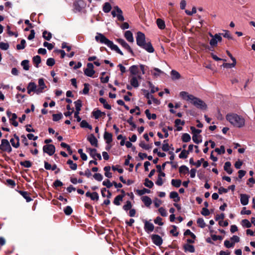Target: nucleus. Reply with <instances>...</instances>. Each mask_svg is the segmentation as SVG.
Listing matches in <instances>:
<instances>
[{
  "label": "nucleus",
  "mask_w": 255,
  "mask_h": 255,
  "mask_svg": "<svg viewBox=\"0 0 255 255\" xmlns=\"http://www.w3.org/2000/svg\"><path fill=\"white\" fill-rule=\"evenodd\" d=\"M150 192V191L149 190V189H146V188H143L141 190H137L136 191V192L139 195H142L144 194H146V193H149Z\"/></svg>",
  "instance_id": "obj_52"
},
{
  "label": "nucleus",
  "mask_w": 255,
  "mask_h": 255,
  "mask_svg": "<svg viewBox=\"0 0 255 255\" xmlns=\"http://www.w3.org/2000/svg\"><path fill=\"white\" fill-rule=\"evenodd\" d=\"M184 124H185L184 121H182L180 119H176L175 121V126L177 127L176 130L177 131L181 130L182 129V128L181 127H179V125H181L183 126L184 125Z\"/></svg>",
  "instance_id": "obj_27"
},
{
  "label": "nucleus",
  "mask_w": 255,
  "mask_h": 255,
  "mask_svg": "<svg viewBox=\"0 0 255 255\" xmlns=\"http://www.w3.org/2000/svg\"><path fill=\"white\" fill-rule=\"evenodd\" d=\"M192 139L193 141L197 144H198L202 141L200 136L197 134H193Z\"/></svg>",
  "instance_id": "obj_49"
},
{
  "label": "nucleus",
  "mask_w": 255,
  "mask_h": 255,
  "mask_svg": "<svg viewBox=\"0 0 255 255\" xmlns=\"http://www.w3.org/2000/svg\"><path fill=\"white\" fill-rule=\"evenodd\" d=\"M249 196L247 194H242L240 195L241 203L243 205H247L249 203Z\"/></svg>",
  "instance_id": "obj_17"
},
{
  "label": "nucleus",
  "mask_w": 255,
  "mask_h": 255,
  "mask_svg": "<svg viewBox=\"0 0 255 255\" xmlns=\"http://www.w3.org/2000/svg\"><path fill=\"white\" fill-rule=\"evenodd\" d=\"M144 228L145 231L147 233H149L153 231L154 227V225H153V224L146 221L144 222Z\"/></svg>",
  "instance_id": "obj_14"
},
{
  "label": "nucleus",
  "mask_w": 255,
  "mask_h": 255,
  "mask_svg": "<svg viewBox=\"0 0 255 255\" xmlns=\"http://www.w3.org/2000/svg\"><path fill=\"white\" fill-rule=\"evenodd\" d=\"M241 224L243 227L246 228H250L252 226L251 223L247 219L243 220L241 222Z\"/></svg>",
  "instance_id": "obj_41"
},
{
  "label": "nucleus",
  "mask_w": 255,
  "mask_h": 255,
  "mask_svg": "<svg viewBox=\"0 0 255 255\" xmlns=\"http://www.w3.org/2000/svg\"><path fill=\"white\" fill-rule=\"evenodd\" d=\"M28 63H29V61L27 60H24L21 62V65L23 67V69L25 70H29V67Z\"/></svg>",
  "instance_id": "obj_48"
},
{
  "label": "nucleus",
  "mask_w": 255,
  "mask_h": 255,
  "mask_svg": "<svg viewBox=\"0 0 255 255\" xmlns=\"http://www.w3.org/2000/svg\"><path fill=\"white\" fill-rule=\"evenodd\" d=\"M55 64V60L53 58H49L46 61V64L49 66H52Z\"/></svg>",
  "instance_id": "obj_64"
},
{
  "label": "nucleus",
  "mask_w": 255,
  "mask_h": 255,
  "mask_svg": "<svg viewBox=\"0 0 255 255\" xmlns=\"http://www.w3.org/2000/svg\"><path fill=\"white\" fill-rule=\"evenodd\" d=\"M119 44H120L123 47L127 49L129 52H132L131 49L128 44L123 39H118L117 40Z\"/></svg>",
  "instance_id": "obj_19"
},
{
  "label": "nucleus",
  "mask_w": 255,
  "mask_h": 255,
  "mask_svg": "<svg viewBox=\"0 0 255 255\" xmlns=\"http://www.w3.org/2000/svg\"><path fill=\"white\" fill-rule=\"evenodd\" d=\"M144 185L148 188H151L153 186V183L148 179L146 178L145 180Z\"/></svg>",
  "instance_id": "obj_60"
},
{
  "label": "nucleus",
  "mask_w": 255,
  "mask_h": 255,
  "mask_svg": "<svg viewBox=\"0 0 255 255\" xmlns=\"http://www.w3.org/2000/svg\"><path fill=\"white\" fill-rule=\"evenodd\" d=\"M87 152H88L90 156L93 158L96 159L97 157L99 160L102 159V156L100 153H97V150L95 148H87Z\"/></svg>",
  "instance_id": "obj_10"
},
{
  "label": "nucleus",
  "mask_w": 255,
  "mask_h": 255,
  "mask_svg": "<svg viewBox=\"0 0 255 255\" xmlns=\"http://www.w3.org/2000/svg\"><path fill=\"white\" fill-rule=\"evenodd\" d=\"M129 83L131 86L134 88H137L139 86L138 80H139L137 76L130 75L129 77Z\"/></svg>",
  "instance_id": "obj_11"
},
{
  "label": "nucleus",
  "mask_w": 255,
  "mask_h": 255,
  "mask_svg": "<svg viewBox=\"0 0 255 255\" xmlns=\"http://www.w3.org/2000/svg\"><path fill=\"white\" fill-rule=\"evenodd\" d=\"M115 9H116L117 12V17L118 20L123 21L124 20V17L123 15V11L118 6H115Z\"/></svg>",
  "instance_id": "obj_20"
},
{
  "label": "nucleus",
  "mask_w": 255,
  "mask_h": 255,
  "mask_svg": "<svg viewBox=\"0 0 255 255\" xmlns=\"http://www.w3.org/2000/svg\"><path fill=\"white\" fill-rule=\"evenodd\" d=\"M139 146L145 150H149L151 148V146L149 145L146 144L144 141H141L139 143Z\"/></svg>",
  "instance_id": "obj_59"
},
{
  "label": "nucleus",
  "mask_w": 255,
  "mask_h": 255,
  "mask_svg": "<svg viewBox=\"0 0 255 255\" xmlns=\"http://www.w3.org/2000/svg\"><path fill=\"white\" fill-rule=\"evenodd\" d=\"M184 248L185 251H188L190 253H194L195 252L194 247L192 245L186 244L184 245Z\"/></svg>",
  "instance_id": "obj_35"
},
{
  "label": "nucleus",
  "mask_w": 255,
  "mask_h": 255,
  "mask_svg": "<svg viewBox=\"0 0 255 255\" xmlns=\"http://www.w3.org/2000/svg\"><path fill=\"white\" fill-rule=\"evenodd\" d=\"M141 47L143 48L145 50H146L147 52L150 53H152L154 51V48L151 45L150 42L145 43H144Z\"/></svg>",
  "instance_id": "obj_18"
},
{
  "label": "nucleus",
  "mask_w": 255,
  "mask_h": 255,
  "mask_svg": "<svg viewBox=\"0 0 255 255\" xmlns=\"http://www.w3.org/2000/svg\"><path fill=\"white\" fill-rule=\"evenodd\" d=\"M20 193L26 199L27 202H29L31 200L29 194L27 192L20 191Z\"/></svg>",
  "instance_id": "obj_46"
},
{
  "label": "nucleus",
  "mask_w": 255,
  "mask_h": 255,
  "mask_svg": "<svg viewBox=\"0 0 255 255\" xmlns=\"http://www.w3.org/2000/svg\"><path fill=\"white\" fill-rule=\"evenodd\" d=\"M171 76L172 80H177L180 78V75L177 71L172 70L171 71Z\"/></svg>",
  "instance_id": "obj_29"
},
{
  "label": "nucleus",
  "mask_w": 255,
  "mask_h": 255,
  "mask_svg": "<svg viewBox=\"0 0 255 255\" xmlns=\"http://www.w3.org/2000/svg\"><path fill=\"white\" fill-rule=\"evenodd\" d=\"M124 195H118L116 197V198L114 199V203L116 205H120V202L123 200V198L124 197Z\"/></svg>",
  "instance_id": "obj_34"
},
{
  "label": "nucleus",
  "mask_w": 255,
  "mask_h": 255,
  "mask_svg": "<svg viewBox=\"0 0 255 255\" xmlns=\"http://www.w3.org/2000/svg\"><path fill=\"white\" fill-rule=\"evenodd\" d=\"M43 150L44 152L52 155L55 151V147L53 144H47L43 146Z\"/></svg>",
  "instance_id": "obj_8"
},
{
  "label": "nucleus",
  "mask_w": 255,
  "mask_h": 255,
  "mask_svg": "<svg viewBox=\"0 0 255 255\" xmlns=\"http://www.w3.org/2000/svg\"><path fill=\"white\" fill-rule=\"evenodd\" d=\"M156 24L158 27L160 29H164L165 27V22L161 18H157L156 19Z\"/></svg>",
  "instance_id": "obj_25"
},
{
  "label": "nucleus",
  "mask_w": 255,
  "mask_h": 255,
  "mask_svg": "<svg viewBox=\"0 0 255 255\" xmlns=\"http://www.w3.org/2000/svg\"><path fill=\"white\" fill-rule=\"evenodd\" d=\"M224 170L229 174H231L232 173V169L231 168V163L227 161L225 162L224 167Z\"/></svg>",
  "instance_id": "obj_26"
},
{
  "label": "nucleus",
  "mask_w": 255,
  "mask_h": 255,
  "mask_svg": "<svg viewBox=\"0 0 255 255\" xmlns=\"http://www.w3.org/2000/svg\"><path fill=\"white\" fill-rule=\"evenodd\" d=\"M104 138L108 144L110 143L112 141V134L111 133L105 131Z\"/></svg>",
  "instance_id": "obj_22"
},
{
  "label": "nucleus",
  "mask_w": 255,
  "mask_h": 255,
  "mask_svg": "<svg viewBox=\"0 0 255 255\" xmlns=\"http://www.w3.org/2000/svg\"><path fill=\"white\" fill-rule=\"evenodd\" d=\"M25 40L24 39H22L21 41L20 44H17L16 45V48L17 50H21L23 49L25 47Z\"/></svg>",
  "instance_id": "obj_50"
},
{
  "label": "nucleus",
  "mask_w": 255,
  "mask_h": 255,
  "mask_svg": "<svg viewBox=\"0 0 255 255\" xmlns=\"http://www.w3.org/2000/svg\"><path fill=\"white\" fill-rule=\"evenodd\" d=\"M151 238L152 242L156 246H159L162 244V239L158 235H152Z\"/></svg>",
  "instance_id": "obj_12"
},
{
  "label": "nucleus",
  "mask_w": 255,
  "mask_h": 255,
  "mask_svg": "<svg viewBox=\"0 0 255 255\" xmlns=\"http://www.w3.org/2000/svg\"><path fill=\"white\" fill-rule=\"evenodd\" d=\"M112 6L109 2H105L103 6V10L105 13H108L111 11Z\"/></svg>",
  "instance_id": "obj_31"
},
{
  "label": "nucleus",
  "mask_w": 255,
  "mask_h": 255,
  "mask_svg": "<svg viewBox=\"0 0 255 255\" xmlns=\"http://www.w3.org/2000/svg\"><path fill=\"white\" fill-rule=\"evenodd\" d=\"M76 111L80 112L81 111V108L82 107L81 101L78 100L74 102Z\"/></svg>",
  "instance_id": "obj_42"
},
{
  "label": "nucleus",
  "mask_w": 255,
  "mask_h": 255,
  "mask_svg": "<svg viewBox=\"0 0 255 255\" xmlns=\"http://www.w3.org/2000/svg\"><path fill=\"white\" fill-rule=\"evenodd\" d=\"M27 89H29L31 91L35 92L36 93L37 86L33 82H30L27 86Z\"/></svg>",
  "instance_id": "obj_38"
},
{
  "label": "nucleus",
  "mask_w": 255,
  "mask_h": 255,
  "mask_svg": "<svg viewBox=\"0 0 255 255\" xmlns=\"http://www.w3.org/2000/svg\"><path fill=\"white\" fill-rule=\"evenodd\" d=\"M226 119L232 126L238 128H242L245 126V118L235 113H230L226 115Z\"/></svg>",
  "instance_id": "obj_2"
},
{
  "label": "nucleus",
  "mask_w": 255,
  "mask_h": 255,
  "mask_svg": "<svg viewBox=\"0 0 255 255\" xmlns=\"http://www.w3.org/2000/svg\"><path fill=\"white\" fill-rule=\"evenodd\" d=\"M0 149L3 151H6L8 153H10L12 150L9 141L5 139H2L1 140Z\"/></svg>",
  "instance_id": "obj_4"
},
{
  "label": "nucleus",
  "mask_w": 255,
  "mask_h": 255,
  "mask_svg": "<svg viewBox=\"0 0 255 255\" xmlns=\"http://www.w3.org/2000/svg\"><path fill=\"white\" fill-rule=\"evenodd\" d=\"M141 200L147 207H149L152 203L151 199L147 196H143L141 198Z\"/></svg>",
  "instance_id": "obj_23"
},
{
  "label": "nucleus",
  "mask_w": 255,
  "mask_h": 255,
  "mask_svg": "<svg viewBox=\"0 0 255 255\" xmlns=\"http://www.w3.org/2000/svg\"><path fill=\"white\" fill-rule=\"evenodd\" d=\"M14 138H11L10 142L12 146L15 148H17L19 146V139L18 136L16 134L14 135Z\"/></svg>",
  "instance_id": "obj_16"
},
{
  "label": "nucleus",
  "mask_w": 255,
  "mask_h": 255,
  "mask_svg": "<svg viewBox=\"0 0 255 255\" xmlns=\"http://www.w3.org/2000/svg\"><path fill=\"white\" fill-rule=\"evenodd\" d=\"M90 143L96 147L98 146V140L93 134H91L88 138Z\"/></svg>",
  "instance_id": "obj_21"
},
{
  "label": "nucleus",
  "mask_w": 255,
  "mask_h": 255,
  "mask_svg": "<svg viewBox=\"0 0 255 255\" xmlns=\"http://www.w3.org/2000/svg\"><path fill=\"white\" fill-rule=\"evenodd\" d=\"M20 164L21 165L25 167H27V168H29L31 166V162L29 161H28V160H26V161H21L20 162Z\"/></svg>",
  "instance_id": "obj_57"
},
{
  "label": "nucleus",
  "mask_w": 255,
  "mask_h": 255,
  "mask_svg": "<svg viewBox=\"0 0 255 255\" xmlns=\"http://www.w3.org/2000/svg\"><path fill=\"white\" fill-rule=\"evenodd\" d=\"M87 68L84 70V74L89 77H92L95 73V71L93 70L94 66L92 63H88Z\"/></svg>",
  "instance_id": "obj_9"
},
{
  "label": "nucleus",
  "mask_w": 255,
  "mask_h": 255,
  "mask_svg": "<svg viewBox=\"0 0 255 255\" xmlns=\"http://www.w3.org/2000/svg\"><path fill=\"white\" fill-rule=\"evenodd\" d=\"M67 164L69 165L70 167L72 170H75L77 168V164L74 163L73 161L70 159L67 161Z\"/></svg>",
  "instance_id": "obj_39"
},
{
  "label": "nucleus",
  "mask_w": 255,
  "mask_h": 255,
  "mask_svg": "<svg viewBox=\"0 0 255 255\" xmlns=\"http://www.w3.org/2000/svg\"><path fill=\"white\" fill-rule=\"evenodd\" d=\"M110 166H105L104 168V170L105 171V175L108 178L112 177V173L110 172Z\"/></svg>",
  "instance_id": "obj_43"
},
{
  "label": "nucleus",
  "mask_w": 255,
  "mask_h": 255,
  "mask_svg": "<svg viewBox=\"0 0 255 255\" xmlns=\"http://www.w3.org/2000/svg\"><path fill=\"white\" fill-rule=\"evenodd\" d=\"M182 139L183 142H188L191 139L190 135L188 133H184L182 136Z\"/></svg>",
  "instance_id": "obj_51"
},
{
  "label": "nucleus",
  "mask_w": 255,
  "mask_h": 255,
  "mask_svg": "<svg viewBox=\"0 0 255 255\" xmlns=\"http://www.w3.org/2000/svg\"><path fill=\"white\" fill-rule=\"evenodd\" d=\"M125 37L127 39V40L130 42H133V37L132 36V34L131 32L130 31L128 30L126 31L125 33Z\"/></svg>",
  "instance_id": "obj_24"
},
{
  "label": "nucleus",
  "mask_w": 255,
  "mask_h": 255,
  "mask_svg": "<svg viewBox=\"0 0 255 255\" xmlns=\"http://www.w3.org/2000/svg\"><path fill=\"white\" fill-rule=\"evenodd\" d=\"M145 35L141 32H137V35L136 37L137 44L141 47L142 45L145 43Z\"/></svg>",
  "instance_id": "obj_6"
},
{
  "label": "nucleus",
  "mask_w": 255,
  "mask_h": 255,
  "mask_svg": "<svg viewBox=\"0 0 255 255\" xmlns=\"http://www.w3.org/2000/svg\"><path fill=\"white\" fill-rule=\"evenodd\" d=\"M179 96L183 100L190 102L197 108L201 110H205L207 108V105L203 101L187 92H180Z\"/></svg>",
  "instance_id": "obj_1"
},
{
  "label": "nucleus",
  "mask_w": 255,
  "mask_h": 255,
  "mask_svg": "<svg viewBox=\"0 0 255 255\" xmlns=\"http://www.w3.org/2000/svg\"><path fill=\"white\" fill-rule=\"evenodd\" d=\"M188 170V168L185 165H182L179 168V172L181 173L186 174Z\"/></svg>",
  "instance_id": "obj_56"
},
{
  "label": "nucleus",
  "mask_w": 255,
  "mask_h": 255,
  "mask_svg": "<svg viewBox=\"0 0 255 255\" xmlns=\"http://www.w3.org/2000/svg\"><path fill=\"white\" fill-rule=\"evenodd\" d=\"M151 73L154 76L156 77L159 76L161 74L163 73V72L158 68H154L151 70Z\"/></svg>",
  "instance_id": "obj_37"
},
{
  "label": "nucleus",
  "mask_w": 255,
  "mask_h": 255,
  "mask_svg": "<svg viewBox=\"0 0 255 255\" xmlns=\"http://www.w3.org/2000/svg\"><path fill=\"white\" fill-rule=\"evenodd\" d=\"M131 202L129 201H128L126 202V204L123 206V209L126 211H128L131 209Z\"/></svg>",
  "instance_id": "obj_61"
},
{
  "label": "nucleus",
  "mask_w": 255,
  "mask_h": 255,
  "mask_svg": "<svg viewBox=\"0 0 255 255\" xmlns=\"http://www.w3.org/2000/svg\"><path fill=\"white\" fill-rule=\"evenodd\" d=\"M95 39L98 42L105 44L108 47H110L112 50L116 51L121 55H123V52L119 47L116 45L114 44L112 41L107 39L103 34L98 33L95 36Z\"/></svg>",
  "instance_id": "obj_3"
},
{
  "label": "nucleus",
  "mask_w": 255,
  "mask_h": 255,
  "mask_svg": "<svg viewBox=\"0 0 255 255\" xmlns=\"http://www.w3.org/2000/svg\"><path fill=\"white\" fill-rule=\"evenodd\" d=\"M41 58L39 56L36 55L33 57V62L36 67H38V65L41 63Z\"/></svg>",
  "instance_id": "obj_36"
},
{
  "label": "nucleus",
  "mask_w": 255,
  "mask_h": 255,
  "mask_svg": "<svg viewBox=\"0 0 255 255\" xmlns=\"http://www.w3.org/2000/svg\"><path fill=\"white\" fill-rule=\"evenodd\" d=\"M53 120L54 121H58L62 119L63 117L62 114L61 113L57 114H53Z\"/></svg>",
  "instance_id": "obj_55"
},
{
  "label": "nucleus",
  "mask_w": 255,
  "mask_h": 255,
  "mask_svg": "<svg viewBox=\"0 0 255 255\" xmlns=\"http://www.w3.org/2000/svg\"><path fill=\"white\" fill-rule=\"evenodd\" d=\"M181 181L179 179H172L171 180V184L176 187H179L181 185Z\"/></svg>",
  "instance_id": "obj_47"
},
{
  "label": "nucleus",
  "mask_w": 255,
  "mask_h": 255,
  "mask_svg": "<svg viewBox=\"0 0 255 255\" xmlns=\"http://www.w3.org/2000/svg\"><path fill=\"white\" fill-rule=\"evenodd\" d=\"M17 118L16 115L14 113L12 114V116L9 118L11 124L14 127H17L18 125V123L16 121Z\"/></svg>",
  "instance_id": "obj_28"
},
{
  "label": "nucleus",
  "mask_w": 255,
  "mask_h": 255,
  "mask_svg": "<svg viewBox=\"0 0 255 255\" xmlns=\"http://www.w3.org/2000/svg\"><path fill=\"white\" fill-rule=\"evenodd\" d=\"M99 101L103 105L105 108L108 110H110L111 109V106L107 103L105 99L101 98L99 99Z\"/></svg>",
  "instance_id": "obj_32"
},
{
  "label": "nucleus",
  "mask_w": 255,
  "mask_h": 255,
  "mask_svg": "<svg viewBox=\"0 0 255 255\" xmlns=\"http://www.w3.org/2000/svg\"><path fill=\"white\" fill-rule=\"evenodd\" d=\"M170 198L173 199L175 202H178L179 201L178 194L176 192H171L170 193Z\"/></svg>",
  "instance_id": "obj_33"
},
{
  "label": "nucleus",
  "mask_w": 255,
  "mask_h": 255,
  "mask_svg": "<svg viewBox=\"0 0 255 255\" xmlns=\"http://www.w3.org/2000/svg\"><path fill=\"white\" fill-rule=\"evenodd\" d=\"M80 126L83 128H88L90 129H92V126L89 125V124L85 120L82 121L80 124Z\"/></svg>",
  "instance_id": "obj_40"
},
{
  "label": "nucleus",
  "mask_w": 255,
  "mask_h": 255,
  "mask_svg": "<svg viewBox=\"0 0 255 255\" xmlns=\"http://www.w3.org/2000/svg\"><path fill=\"white\" fill-rule=\"evenodd\" d=\"M44 80L40 78L38 80V88L37 89L36 94H39L43 92V90L46 88Z\"/></svg>",
  "instance_id": "obj_13"
},
{
  "label": "nucleus",
  "mask_w": 255,
  "mask_h": 255,
  "mask_svg": "<svg viewBox=\"0 0 255 255\" xmlns=\"http://www.w3.org/2000/svg\"><path fill=\"white\" fill-rule=\"evenodd\" d=\"M93 115L96 119H98L100 117H101L102 116H105V113L104 112H102L101 111L99 110H97L93 112Z\"/></svg>",
  "instance_id": "obj_30"
},
{
  "label": "nucleus",
  "mask_w": 255,
  "mask_h": 255,
  "mask_svg": "<svg viewBox=\"0 0 255 255\" xmlns=\"http://www.w3.org/2000/svg\"><path fill=\"white\" fill-rule=\"evenodd\" d=\"M158 211L162 216L166 217L167 216V213L166 210L163 207L159 208L158 209Z\"/></svg>",
  "instance_id": "obj_62"
},
{
  "label": "nucleus",
  "mask_w": 255,
  "mask_h": 255,
  "mask_svg": "<svg viewBox=\"0 0 255 255\" xmlns=\"http://www.w3.org/2000/svg\"><path fill=\"white\" fill-rule=\"evenodd\" d=\"M209 35L212 37V39L210 41V44L212 47L216 46L218 42L222 41V38L219 34H216L214 36L211 33H210Z\"/></svg>",
  "instance_id": "obj_5"
},
{
  "label": "nucleus",
  "mask_w": 255,
  "mask_h": 255,
  "mask_svg": "<svg viewBox=\"0 0 255 255\" xmlns=\"http://www.w3.org/2000/svg\"><path fill=\"white\" fill-rule=\"evenodd\" d=\"M170 146L169 144L167 143V140H165L163 141V143L162 144V149L164 151H167L169 150Z\"/></svg>",
  "instance_id": "obj_44"
},
{
  "label": "nucleus",
  "mask_w": 255,
  "mask_h": 255,
  "mask_svg": "<svg viewBox=\"0 0 255 255\" xmlns=\"http://www.w3.org/2000/svg\"><path fill=\"white\" fill-rule=\"evenodd\" d=\"M197 224H198L199 226L201 228H203L206 226V224L204 222L203 219H202V218H199L197 220Z\"/></svg>",
  "instance_id": "obj_58"
},
{
  "label": "nucleus",
  "mask_w": 255,
  "mask_h": 255,
  "mask_svg": "<svg viewBox=\"0 0 255 255\" xmlns=\"http://www.w3.org/2000/svg\"><path fill=\"white\" fill-rule=\"evenodd\" d=\"M189 154V151L186 150H183L179 155L180 158H186Z\"/></svg>",
  "instance_id": "obj_53"
},
{
  "label": "nucleus",
  "mask_w": 255,
  "mask_h": 255,
  "mask_svg": "<svg viewBox=\"0 0 255 255\" xmlns=\"http://www.w3.org/2000/svg\"><path fill=\"white\" fill-rule=\"evenodd\" d=\"M224 245L227 248H231L234 246V243H231L229 241L226 240L224 242Z\"/></svg>",
  "instance_id": "obj_63"
},
{
  "label": "nucleus",
  "mask_w": 255,
  "mask_h": 255,
  "mask_svg": "<svg viewBox=\"0 0 255 255\" xmlns=\"http://www.w3.org/2000/svg\"><path fill=\"white\" fill-rule=\"evenodd\" d=\"M74 6L77 11H80L85 6V3L82 0H79L74 3Z\"/></svg>",
  "instance_id": "obj_15"
},
{
  "label": "nucleus",
  "mask_w": 255,
  "mask_h": 255,
  "mask_svg": "<svg viewBox=\"0 0 255 255\" xmlns=\"http://www.w3.org/2000/svg\"><path fill=\"white\" fill-rule=\"evenodd\" d=\"M145 113L146 115V117H147V118L149 120H150L151 119L154 120L156 118V116L155 114H152V115L150 114L149 110H146L145 111Z\"/></svg>",
  "instance_id": "obj_45"
},
{
  "label": "nucleus",
  "mask_w": 255,
  "mask_h": 255,
  "mask_svg": "<svg viewBox=\"0 0 255 255\" xmlns=\"http://www.w3.org/2000/svg\"><path fill=\"white\" fill-rule=\"evenodd\" d=\"M130 75H134L137 76L139 79H141V77L140 75L139 69L138 66L133 65L130 67L129 69Z\"/></svg>",
  "instance_id": "obj_7"
},
{
  "label": "nucleus",
  "mask_w": 255,
  "mask_h": 255,
  "mask_svg": "<svg viewBox=\"0 0 255 255\" xmlns=\"http://www.w3.org/2000/svg\"><path fill=\"white\" fill-rule=\"evenodd\" d=\"M43 37L47 40H50L52 37V34L50 32L44 31L43 32Z\"/></svg>",
  "instance_id": "obj_54"
}]
</instances>
